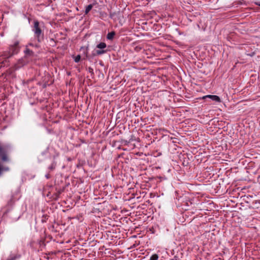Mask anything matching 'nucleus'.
Returning a JSON list of instances; mask_svg holds the SVG:
<instances>
[{"instance_id": "9b49d317", "label": "nucleus", "mask_w": 260, "mask_h": 260, "mask_svg": "<svg viewBox=\"0 0 260 260\" xmlns=\"http://www.w3.org/2000/svg\"><path fill=\"white\" fill-rule=\"evenodd\" d=\"M93 6L91 4H90L86 7L85 13L87 14L92 8Z\"/></svg>"}, {"instance_id": "4468645a", "label": "nucleus", "mask_w": 260, "mask_h": 260, "mask_svg": "<svg viewBox=\"0 0 260 260\" xmlns=\"http://www.w3.org/2000/svg\"><path fill=\"white\" fill-rule=\"evenodd\" d=\"M80 59H81L80 55H78L75 57L74 61L75 62H78L80 61Z\"/></svg>"}, {"instance_id": "f8f14e48", "label": "nucleus", "mask_w": 260, "mask_h": 260, "mask_svg": "<svg viewBox=\"0 0 260 260\" xmlns=\"http://www.w3.org/2000/svg\"><path fill=\"white\" fill-rule=\"evenodd\" d=\"M158 258V256L156 254H154L151 255L149 260H157Z\"/></svg>"}, {"instance_id": "ddd939ff", "label": "nucleus", "mask_w": 260, "mask_h": 260, "mask_svg": "<svg viewBox=\"0 0 260 260\" xmlns=\"http://www.w3.org/2000/svg\"><path fill=\"white\" fill-rule=\"evenodd\" d=\"M106 52V50H98L96 51V53L97 55H101L104 54Z\"/></svg>"}, {"instance_id": "a211bd4d", "label": "nucleus", "mask_w": 260, "mask_h": 260, "mask_svg": "<svg viewBox=\"0 0 260 260\" xmlns=\"http://www.w3.org/2000/svg\"><path fill=\"white\" fill-rule=\"evenodd\" d=\"M245 2L243 0L239 1V4L241 5H242L243 4H244Z\"/></svg>"}, {"instance_id": "9d476101", "label": "nucleus", "mask_w": 260, "mask_h": 260, "mask_svg": "<svg viewBox=\"0 0 260 260\" xmlns=\"http://www.w3.org/2000/svg\"><path fill=\"white\" fill-rule=\"evenodd\" d=\"M107 45L105 43L101 42L97 45L96 47L99 49H104L106 47Z\"/></svg>"}, {"instance_id": "f03ea898", "label": "nucleus", "mask_w": 260, "mask_h": 260, "mask_svg": "<svg viewBox=\"0 0 260 260\" xmlns=\"http://www.w3.org/2000/svg\"><path fill=\"white\" fill-rule=\"evenodd\" d=\"M32 31L34 32V36L39 43L41 42L44 40V34L40 26L39 22L38 21H35Z\"/></svg>"}, {"instance_id": "dca6fc26", "label": "nucleus", "mask_w": 260, "mask_h": 260, "mask_svg": "<svg viewBox=\"0 0 260 260\" xmlns=\"http://www.w3.org/2000/svg\"><path fill=\"white\" fill-rule=\"evenodd\" d=\"M27 46H35V47H38V46L37 45H34V44H32V43H29Z\"/></svg>"}, {"instance_id": "f3484780", "label": "nucleus", "mask_w": 260, "mask_h": 260, "mask_svg": "<svg viewBox=\"0 0 260 260\" xmlns=\"http://www.w3.org/2000/svg\"><path fill=\"white\" fill-rule=\"evenodd\" d=\"M254 3L256 5L260 6V2H256Z\"/></svg>"}, {"instance_id": "6e6552de", "label": "nucleus", "mask_w": 260, "mask_h": 260, "mask_svg": "<svg viewBox=\"0 0 260 260\" xmlns=\"http://www.w3.org/2000/svg\"><path fill=\"white\" fill-rule=\"evenodd\" d=\"M115 35V32L114 31L109 32L107 36V39L108 40H112L113 39Z\"/></svg>"}, {"instance_id": "1a4fd4ad", "label": "nucleus", "mask_w": 260, "mask_h": 260, "mask_svg": "<svg viewBox=\"0 0 260 260\" xmlns=\"http://www.w3.org/2000/svg\"><path fill=\"white\" fill-rule=\"evenodd\" d=\"M56 166V162L55 161H53L51 164V165L48 167V169L51 171H53L55 169Z\"/></svg>"}, {"instance_id": "f257e3e1", "label": "nucleus", "mask_w": 260, "mask_h": 260, "mask_svg": "<svg viewBox=\"0 0 260 260\" xmlns=\"http://www.w3.org/2000/svg\"><path fill=\"white\" fill-rule=\"evenodd\" d=\"M9 148V145H4L3 143L0 141V177H1L5 172L10 171V168L4 164V162H9L10 161Z\"/></svg>"}, {"instance_id": "6ab92c4d", "label": "nucleus", "mask_w": 260, "mask_h": 260, "mask_svg": "<svg viewBox=\"0 0 260 260\" xmlns=\"http://www.w3.org/2000/svg\"><path fill=\"white\" fill-rule=\"evenodd\" d=\"M46 177L47 179H49L50 178V175L49 174H47V175H46Z\"/></svg>"}, {"instance_id": "39448f33", "label": "nucleus", "mask_w": 260, "mask_h": 260, "mask_svg": "<svg viewBox=\"0 0 260 260\" xmlns=\"http://www.w3.org/2000/svg\"><path fill=\"white\" fill-rule=\"evenodd\" d=\"M120 15V12L119 11L114 12H110V17L113 19L114 21H116L118 19V17Z\"/></svg>"}, {"instance_id": "7ed1b4c3", "label": "nucleus", "mask_w": 260, "mask_h": 260, "mask_svg": "<svg viewBox=\"0 0 260 260\" xmlns=\"http://www.w3.org/2000/svg\"><path fill=\"white\" fill-rule=\"evenodd\" d=\"M19 42L18 40H15L13 44L10 45L8 52L9 57L17 54L19 51Z\"/></svg>"}, {"instance_id": "2eb2a0df", "label": "nucleus", "mask_w": 260, "mask_h": 260, "mask_svg": "<svg viewBox=\"0 0 260 260\" xmlns=\"http://www.w3.org/2000/svg\"><path fill=\"white\" fill-rule=\"evenodd\" d=\"M43 217L44 218V219H42V222H45L46 221V219H48V216L47 215H43Z\"/></svg>"}, {"instance_id": "423d86ee", "label": "nucleus", "mask_w": 260, "mask_h": 260, "mask_svg": "<svg viewBox=\"0 0 260 260\" xmlns=\"http://www.w3.org/2000/svg\"><path fill=\"white\" fill-rule=\"evenodd\" d=\"M20 255L18 253H11L7 260H16L20 257Z\"/></svg>"}, {"instance_id": "20e7f679", "label": "nucleus", "mask_w": 260, "mask_h": 260, "mask_svg": "<svg viewBox=\"0 0 260 260\" xmlns=\"http://www.w3.org/2000/svg\"><path fill=\"white\" fill-rule=\"evenodd\" d=\"M206 98H209L211 99L212 101H215L217 103L221 102V100L220 98L216 95H207L203 96V99H205Z\"/></svg>"}, {"instance_id": "0eeeda50", "label": "nucleus", "mask_w": 260, "mask_h": 260, "mask_svg": "<svg viewBox=\"0 0 260 260\" xmlns=\"http://www.w3.org/2000/svg\"><path fill=\"white\" fill-rule=\"evenodd\" d=\"M24 53L26 55L32 56L34 55V52L28 48V46H26L25 50H24Z\"/></svg>"}]
</instances>
